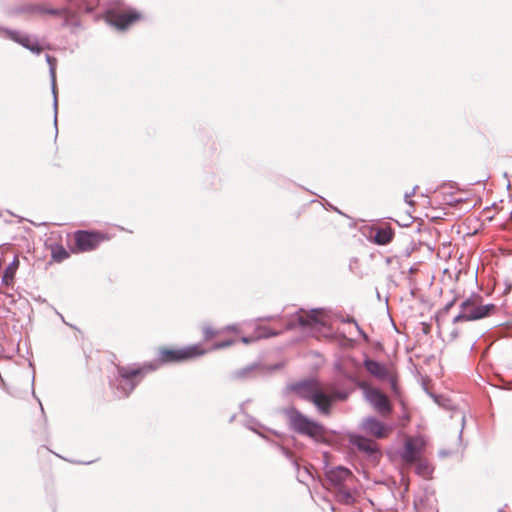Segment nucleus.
I'll return each mask as SVG.
<instances>
[{"instance_id":"obj_1","label":"nucleus","mask_w":512,"mask_h":512,"mask_svg":"<svg viewBox=\"0 0 512 512\" xmlns=\"http://www.w3.org/2000/svg\"><path fill=\"white\" fill-rule=\"evenodd\" d=\"M290 390L307 402L312 403L319 414L329 416L335 400H345L348 393L336 391L333 384L323 385L315 379L303 380L290 385Z\"/></svg>"},{"instance_id":"obj_2","label":"nucleus","mask_w":512,"mask_h":512,"mask_svg":"<svg viewBox=\"0 0 512 512\" xmlns=\"http://www.w3.org/2000/svg\"><path fill=\"white\" fill-rule=\"evenodd\" d=\"M283 412L291 431L318 443L325 440L326 428L321 423L307 417L294 406L285 408Z\"/></svg>"},{"instance_id":"obj_3","label":"nucleus","mask_w":512,"mask_h":512,"mask_svg":"<svg viewBox=\"0 0 512 512\" xmlns=\"http://www.w3.org/2000/svg\"><path fill=\"white\" fill-rule=\"evenodd\" d=\"M154 369V366H148V370ZM145 371H147L146 366L118 367L119 378L117 379V390L121 392V396L126 397L134 390Z\"/></svg>"},{"instance_id":"obj_4","label":"nucleus","mask_w":512,"mask_h":512,"mask_svg":"<svg viewBox=\"0 0 512 512\" xmlns=\"http://www.w3.org/2000/svg\"><path fill=\"white\" fill-rule=\"evenodd\" d=\"M496 306L494 304L478 305L475 299L468 298L460 304V312L453 319V323L461 321L479 320L489 316Z\"/></svg>"},{"instance_id":"obj_5","label":"nucleus","mask_w":512,"mask_h":512,"mask_svg":"<svg viewBox=\"0 0 512 512\" xmlns=\"http://www.w3.org/2000/svg\"><path fill=\"white\" fill-rule=\"evenodd\" d=\"M358 387L363 391L365 400L382 416L392 412V406L388 397L379 389L371 387L368 383L358 382Z\"/></svg>"},{"instance_id":"obj_6","label":"nucleus","mask_w":512,"mask_h":512,"mask_svg":"<svg viewBox=\"0 0 512 512\" xmlns=\"http://www.w3.org/2000/svg\"><path fill=\"white\" fill-rule=\"evenodd\" d=\"M326 319L321 309H312L309 312L299 310L289 320L286 329H293L296 326H300L304 329H313L318 326H325Z\"/></svg>"},{"instance_id":"obj_7","label":"nucleus","mask_w":512,"mask_h":512,"mask_svg":"<svg viewBox=\"0 0 512 512\" xmlns=\"http://www.w3.org/2000/svg\"><path fill=\"white\" fill-rule=\"evenodd\" d=\"M425 447L426 440L423 436L407 437L403 449L399 453L400 458L406 465H412L422 458Z\"/></svg>"},{"instance_id":"obj_8","label":"nucleus","mask_w":512,"mask_h":512,"mask_svg":"<svg viewBox=\"0 0 512 512\" xmlns=\"http://www.w3.org/2000/svg\"><path fill=\"white\" fill-rule=\"evenodd\" d=\"M141 18V14L135 9H129L127 11H110L107 16L108 22L119 30L128 28L131 24L138 21Z\"/></svg>"},{"instance_id":"obj_9","label":"nucleus","mask_w":512,"mask_h":512,"mask_svg":"<svg viewBox=\"0 0 512 512\" xmlns=\"http://www.w3.org/2000/svg\"><path fill=\"white\" fill-rule=\"evenodd\" d=\"M204 354V350L198 345L189 346L179 350H163L160 353L161 362H178Z\"/></svg>"},{"instance_id":"obj_10","label":"nucleus","mask_w":512,"mask_h":512,"mask_svg":"<svg viewBox=\"0 0 512 512\" xmlns=\"http://www.w3.org/2000/svg\"><path fill=\"white\" fill-rule=\"evenodd\" d=\"M102 240L99 233L88 231H77L75 233V243L79 251H90L97 247Z\"/></svg>"},{"instance_id":"obj_11","label":"nucleus","mask_w":512,"mask_h":512,"mask_svg":"<svg viewBox=\"0 0 512 512\" xmlns=\"http://www.w3.org/2000/svg\"><path fill=\"white\" fill-rule=\"evenodd\" d=\"M5 33L11 40L22 45L24 48L30 50L32 53H41L42 47L39 45L36 38H33L27 34L21 33L16 30L6 29Z\"/></svg>"},{"instance_id":"obj_12","label":"nucleus","mask_w":512,"mask_h":512,"mask_svg":"<svg viewBox=\"0 0 512 512\" xmlns=\"http://www.w3.org/2000/svg\"><path fill=\"white\" fill-rule=\"evenodd\" d=\"M361 429L377 439H382L387 435V428L379 419L373 416L366 417L362 420Z\"/></svg>"},{"instance_id":"obj_13","label":"nucleus","mask_w":512,"mask_h":512,"mask_svg":"<svg viewBox=\"0 0 512 512\" xmlns=\"http://www.w3.org/2000/svg\"><path fill=\"white\" fill-rule=\"evenodd\" d=\"M352 477V472L343 466L331 468L326 472V478L331 484L337 487H341L345 481Z\"/></svg>"},{"instance_id":"obj_14","label":"nucleus","mask_w":512,"mask_h":512,"mask_svg":"<svg viewBox=\"0 0 512 512\" xmlns=\"http://www.w3.org/2000/svg\"><path fill=\"white\" fill-rule=\"evenodd\" d=\"M363 365L367 372L378 380H387L390 373L385 364L366 358Z\"/></svg>"},{"instance_id":"obj_15","label":"nucleus","mask_w":512,"mask_h":512,"mask_svg":"<svg viewBox=\"0 0 512 512\" xmlns=\"http://www.w3.org/2000/svg\"><path fill=\"white\" fill-rule=\"evenodd\" d=\"M393 237L394 231L390 226H374L371 228V238L377 245H387Z\"/></svg>"},{"instance_id":"obj_16","label":"nucleus","mask_w":512,"mask_h":512,"mask_svg":"<svg viewBox=\"0 0 512 512\" xmlns=\"http://www.w3.org/2000/svg\"><path fill=\"white\" fill-rule=\"evenodd\" d=\"M350 443L367 454H373L377 451V445L374 441L360 435H351Z\"/></svg>"},{"instance_id":"obj_17","label":"nucleus","mask_w":512,"mask_h":512,"mask_svg":"<svg viewBox=\"0 0 512 512\" xmlns=\"http://www.w3.org/2000/svg\"><path fill=\"white\" fill-rule=\"evenodd\" d=\"M46 61L49 65V74L51 78V86H52V93L54 96V110H55V116H54V123L55 126L57 125V94H56V65L57 60L56 58L46 55Z\"/></svg>"},{"instance_id":"obj_18","label":"nucleus","mask_w":512,"mask_h":512,"mask_svg":"<svg viewBox=\"0 0 512 512\" xmlns=\"http://www.w3.org/2000/svg\"><path fill=\"white\" fill-rule=\"evenodd\" d=\"M19 259L18 256H14L13 261L5 268L4 274L2 276L1 283L6 287L13 286L15 274L19 268Z\"/></svg>"},{"instance_id":"obj_19","label":"nucleus","mask_w":512,"mask_h":512,"mask_svg":"<svg viewBox=\"0 0 512 512\" xmlns=\"http://www.w3.org/2000/svg\"><path fill=\"white\" fill-rule=\"evenodd\" d=\"M416 468H415V472L417 475L425 478V479H428L431 477L432 473H433V467L430 465V463L421 458L419 459L418 461H416Z\"/></svg>"},{"instance_id":"obj_20","label":"nucleus","mask_w":512,"mask_h":512,"mask_svg":"<svg viewBox=\"0 0 512 512\" xmlns=\"http://www.w3.org/2000/svg\"><path fill=\"white\" fill-rule=\"evenodd\" d=\"M257 369V365H249L239 370L234 371L230 378L233 380H245L249 379L253 376L255 370Z\"/></svg>"},{"instance_id":"obj_21","label":"nucleus","mask_w":512,"mask_h":512,"mask_svg":"<svg viewBox=\"0 0 512 512\" xmlns=\"http://www.w3.org/2000/svg\"><path fill=\"white\" fill-rule=\"evenodd\" d=\"M255 331H256V338H258V339L277 336L280 333L279 331H275V330L271 329L270 327L263 326V325L257 326Z\"/></svg>"},{"instance_id":"obj_22","label":"nucleus","mask_w":512,"mask_h":512,"mask_svg":"<svg viewBox=\"0 0 512 512\" xmlns=\"http://www.w3.org/2000/svg\"><path fill=\"white\" fill-rule=\"evenodd\" d=\"M341 321L344 323H353L355 325L357 331L359 332V334L362 335L365 340L368 338L367 335L365 334V332L362 330V328L359 326V324L357 323V321L354 318L348 316L346 318H342Z\"/></svg>"},{"instance_id":"obj_23","label":"nucleus","mask_w":512,"mask_h":512,"mask_svg":"<svg viewBox=\"0 0 512 512\" xmlns=\"http://www.w3.org/2000/svg\"><path fill=\"white\" fill-rule=\"evenodd\" d=\"M45 13H48L50 15H55V16H63L66 13V9L65 8H51V9H46Z\"/></svg>"},{"instance_id":"obj_24","label":"nucleus","mask_w":512,"mask_h":512,"mask_svg":"<svg viewBox=\"0 0 512 512\" xmlns=\"http://www.w3.org/2000/svg\"><path fill=\"white\" fill-rule=\"evenodd\" d=\"M341 497L343 498L345 503H350L353 500V497L351 493L347 489H340L339 490Z\"/></svg>"},{"instance_id":"obj_25","label":"nucleus","mask_w":512,"mask_h":512,"mask_svg":"<svg viewBox=\"0 0 512 512\" xmlns=\"http://www.w3.org/2000/svg\"><path fill=\"white\" fill-rule=\"evenodd\" d=\"M68 257V253L63 249L60 248L59 252H54V258L61 261Z\"/></svg>"},{"instance_id":"obj_26","label":"nucleus","mask_w":512,"mask_h":512,"mask_svg":"<svg viewBox=\"0 0 512 512\" xmlns=\"http://www.w3.org/2000/svg\"><path fill=\"white\" fill-rule=\"evenodd\" d=\"M234 343L233 340H228V341H224V342H219V343H216L214 345V349H221V348H225V347H228L230 345H232Z\"/></svg>"},{"instance_id":"obj_27","label":"nucleus","mask_w":512,"mask_h":512,"mask_svg":"<svg viewBox=\"0 0 512 512\" xmlns=\"http://www.w3.org/2000/svg\"><path fill=\"white\" fill-rule=\"evenodd\" d=\"M215 332L211 327L204 328V337L205 339H210L214 336Z\"/></svg>"},{"instance_id":"obj_28","label":"nucleus","mask_w":512,"mask_h":512,"mask_svg":"<svg viewBox=\"0 0 512 512\" xmlns=\"http://www.w3.org/2000/svg\"><path fill=\"white\" fill-rule=\"evenodd\" d=\"M503 285H504L503 294H507L512 290L511 282L505 281Z\"/></svg>"},{"instance_id":"obj_29","label":"nucleus","mask_w":512,"mask_h":512,"mask_svg":"<svg viewBox=\"0 0 512 512\" xmlns=\"http://www.w3.org/2000/svg\"><path fill=\"white\" fill-rule=\"evenodd\" d=\"M258 338H256V334L254 336H251V337H242L241 338V341L245 344H249L255 340H257Z\"/></svg>"},{"instance_id":"obj_30","label":"nucleus","mask_w":512,"mask_h":512,"mask_svg":"<svg viewBox=\"0 0 512 512\" xmlns=\"http://www.w3.org/2000/svg\"><path fill=\"white\" fill-rule=\"evenodd\" d=\"M279 448H280L281 452L283 453V455H284L286 458H288V459H292V454H291V452H290L289 450H287L286 448H284V447H282V446H281V447H279Z\"/></svg>"},{"instance_id":"obj_31","label":"nucleus","mask_w":512,"mask_h":512,"mask_svg":"<svg viewBox=\"0 0 512 512\" xmlns=\"http://www.w3.org/2000/svg\"><path fill=\"white\" fill-rule=\"evenodd\" d=\"M413 193H414V191L412 193H410V194H408V193L405 194V202L410 204V205L413 204V201L411 200V197H412Z\"/></svg>"},{"instance_id":"obj_32","label":"nucleus","mask_w":512,"mask_h":512,"mask_svg":"<svg viewBox=\"0 0 512 512\" xmlns=\"http://www.w3.org/2000/svg\"><path fill=\"white\" fill-rule=\"evenodd\" d=\"M226 329L229 330V331L236 332L237 331V326L236 325H230V326H227Z\"/></svg>"},{"instance_id":"obj_33","label":"nucleus","mask_w":512,"mask_h":512,"mask_svg":"<svg viewBox=\"0 0 512 512\" xmlns=\"http://www.w3.org/2000/svg\"><path fill=\"white\" fill-rule=\"evenodd\" d=\"M452 305H453V302L448 303V304L446 305L445 309H446V310L450 309V307H451Z\"/></svg>"},{"instance_id":"obj_34","label":"nucleus","mask_w":512,"mask_h":512,"mask_svg":"<svg viewBox=\"0 0 512 512\" xmlns=\"http://www.w3.org/2000/svg\"><path fill=\"white\" fill-rule=\"evenodd\" d=\"M392 387L395 388L396 387V384L394 381H392Z\"/></svg>"}]
</instances>
